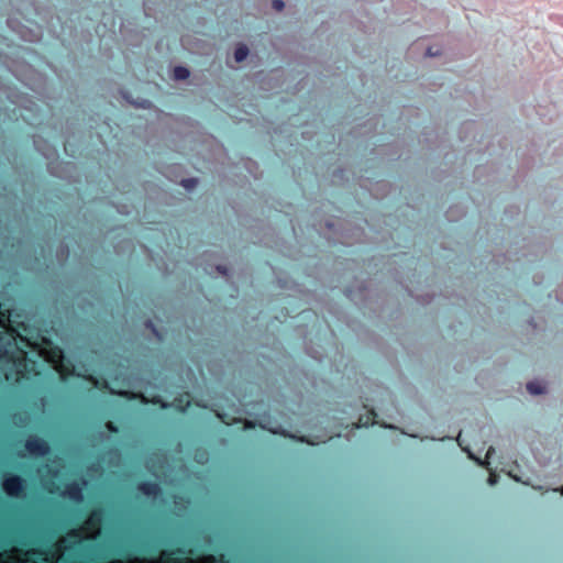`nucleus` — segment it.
Segmentation results:
<instances>
[{
    "mask_svg": "<svg viewBox=\"0 0 563 563\" xmlns=\"http://www.w3.org/2000/svg\"><path fill=\"white\" fill-rule=\"evenodd\" d=\"M3 333L0 331V362L9 366L7 379L16 384L30 382L40 375L37 362L29 357L27 352L21 347L8 350L2 345Z\"/></svg>",
    "mask_w": 563,
    "mask_h": 563,
    "instance_id": "nucleus-1",
    "label": "nucleus"
},
{
    "mask_svg": "<svg viewBox=\"0 0 563 563\" xmlns=\"http://www.w3.org/2000/svg\"><path fill=\"white\" fill-rule=\"evenodd\" d=\"M2 489L11 498H21L25 493V479L20 475L8 473L3 476Z\"/></svg>",
    "mask_w": 563,
    "mask_h": 563,
    "instance_id": "nucleus-2",
    "label": "nucleus"
},
{
    "mask_svg": "<svg viewBox=\"0 0 563 563\" xmlns=\"http://www.w3.org/2000/svg\"><path fill=\"white\" fill-rule=\"evenodd\" d=\"M25 450L34 456H45L49 453V445L43 438L32 434L24 442Z\"/></svg>",
    "mask_w": 563,
    "mask_h": 563,
    "instance_id": "nucleus-3",
    "label": "nucleus"
},
{
    "mask_svg": "<svg viewBox=\"0 0 563 563\" xmlns=\"http://www.w3.org/2000/svg\"><path fill=\"white\" fill-rule=\"evenodd\" d=\"M136 489L140 494L152 498H156L162 493L159 484L151 481L140 482L136 486Z\"/></svg>",
    "mask_w": 563,
    "mask_h": 563,
    "instance_id": "nucleus-4",
    "label": "nucleus"
},
{
    "mask_svg": "<svg viewBox=\"0 0 563 563\" xmlns=\"http://www.w3.org/2000/svg\"><path fill=\"white\" fill-rule=\"evenodd\" d=\"M64 496H67L70 500L75 503H80L84 498L82 496V486L77 482L68 483L65 486V490L63 493Z\"/></svg>",
    "mask_w": 563,
    "mask_h": 563,
    "instance_id": "nucleus-5",
    "label": "nucleus"
},
{
    "mask_svg": "<svg viewBox=\"0 0 563 563\" xmlns=\"http://www.w3.org/2000/svg\"><path fill=\"white\" fill-rule=\"evenodd\" d=\"M102 520V511L101 509H93L87 520L86 526L88 529L95 530L98 529Z\"/></svg>",
    "mask_w": 563,
    "mask_h": 563,
    "instance_id": "nucleus-6",
    "label": "nucleus"
},
{
    "mask_svg": "<svg viewBox=\"0 0 563 563\" xmlns=\"http://www.w3.org/2000/svg\"><path fill=\"white\" fill-rule=\"evenodd\" d=\"M174 78L177 80H185L189 77V70L184 66H176L173 70Z\"/></svg>",
    "mask_w": 563,
    "mask_h": 563,
    "instance_id": "nucleus-7",
    "label": "nucleus"
},
{
    "mask_svg": "<svg viewBox=\"0 0 563 563\" xmlns=\"http://www.w3.org/2000/svg\"><path fill=\"white\" fill-rule=\"evenodd\" d=\"M527 390L532 395H540L545 391V387L538 382H529L527 384Z\"/></svg>",
    "mask_w": 563,
    "mask_h": 563,
    "instance_id": "nucleus-8",
    "label": "nucleus"
},
{
    "mask_svg": "<svg viewBox=\"0 0 563 563\" xmlns=\"http://www.w3.org/2000/svg\"><path fill=\"white\" fill-rule=\"evenodd\" d=\"M249 55V48L245 45H240L234 51V58L238 63L243 62Z\"/></svg>",
    "mask_w": 563,
    "mask_h": 563,
    "instance_id": "nucleus-9",
    "label": "nucleus"
},
{
    "mask_svg": "<svg viewBox=\"0 0 563 563\" xmlns=\"http://www.w3.org/2000/svg\"><path fill=\"white\" fill-rule=\"evenodd\" d=\"M376 417H377L376 412H375L373 409H371V410L368 411V415H367V417H366V420H365V421H363V417H361V418H360V422H358V424H357L356 427L358 428V427H361V426H362V427H368V426H372V424H374V423H375V419H376Z\"/></svg>",
    "mask_w": 563,
    "mask_h": 563,
    "instance_id": "nucleus-10",
    "label": "nucleus"
},
{
    "mask_svg": "<svg viewBox=\"0 0 563 563\" xmlns=\"http://www.w3.org/2000/svg\"><path fill=\"white\" fill-rule=\"evenodd\" d=\"M180 552H181V551H180V549H175V550H172V551H164V552L162 553V559H163L164 561H166V562H167V561H170V560H172V556H173L174 554H176V553H180Z\"/></svg>",
    "mask_w": 563,
    "mask_h": 563,
    "instance_id": "nucleus-11",
    "label": "nucleus"
},
{
    "mask_svg": "<svg viewBox=\"0 0 563 563\" xmlns=\"http://www.w3.org/2000/svg\"><path fill=\"white\" fill-rule=\"evenodd\" d=\"M198 180L196 178H187L181 181V185L187 188L191 189L197 185Z\"/></svg>",
    "mask_w": 563,
    "mask_h": 563,
    "instance_id": "nucleus-12",
    "label": "nucleus"
},
{
    "mask_svg": "<svg viewBox=\"0 0 563 563\" xmlns=\"http://www.w3.org/2000/svg\"><path fill=\"white\" fill-rule=\"evenodd\" d=\"M106 429L112 433V434H117L119 432V428L115 423H113L112 421H108L106 423Z\"/></svg>",
    "mask_w": 563,
    "mask_h": 563,
    "instance_id": "nucleus-13",
    "label": "nucleus"
},
{
    "mask_svg": "<svg viewBox=\"0 0 563 563\" xmlns=\"http://www.w3.org/2000/svg\"><path fill=\"white\" fill-rule=\"evenodd\" d=\"M495 452L494 448L493 446H489L488 450H487V453H486V456H485V461H479V464L481 465H484V464H489V460L493 455V453Z\"/></svg>",
    "mask_w": 563,
    "mask_h": 563,
    "instance_id": "nucleus-14",
    "label": "nucleus"
},
{
    "mask_svg": "<svg viewBox=\"0 0 563 563\" xmlns=\"http://www.w3.org/2000/svg\"><path fill=\"white\" fill-rule=\"evenodd\" d=\"M272 5L276 11H282L285 7V3L282 0H273Z\"/></svg>",
    "mask_w": 563,
    "mask_h": 563,
    "instance_id": "nucleus-15",
    "label": "nucleus"
},
{
    "mask_svg": "<svg viewBox=\"0 0 563 563\" xmlns=\"http://www.w3.org/2000/svg\"><path fill=\"white\" fill-rule=\"evenodd\" d=\"M456 440H457L459 445L463 449V451H465V452H470L467 448H464V446H463V442H462V433H461V432L459 433V435H457ZM468 455H470V457H471V459H473V455H472L471 453H468Z\"/></svg>",
    "mask_w": 563,
    "mask_h": 563,
    "instance_id": "nucleus-16",
    "label": "nucleus"
},
{
    "mask_svg": "<svg viewBox=\"0 0 563 563\" xmlns=\"http://www.w3.org/2000/svg\"><path fill=\"white\" fill-rule=\"evenodd\" d=\"M497 481H498V476L495 473L490 472L489 476H488L489 485H495L497 483Z\"/></svg>",
    "mask_w": 563,
    "mask_h": 563,
    "instance_id": "nucleus-17",
    "label": "nucleus"
},
{
    "mask_svg": "<svg viewBox=\"0 0 563 563\" xmlns=\"http://www.w3.org/2000/svg\"><path fill=\"white\" fill-rule=\"evenodd\" d=\"M439 54H440L439 49L433 51V48H432V47H428V49H427V52H426V55H427V56H437V55H439Z\"/></svg>",
    "mask_w": 563,
    "mask_h": 563,
    "instance_id": "nucleus-18",
    "label": "nucleus"
},
{
    "mask_svg": "<svg viewBox=\"0 0 563 563\" xmlns=\"http://www.w3.org/2000/svg\"><path fill=\"white\" fill-rule=\"evenodd\" d=\"M53 355L58 357V358H62L63 357V351L58 347H56L54 351H53Z\"/></svg>",
    "mask_w": 563,
    "mask_h": 563,
    "instance_id": "nucleus-19",
    "label": "nucleus"
},
{
    "mask_svg": "<svg viewBox=\"0 0 563 563\" xmlns=\"http://www.w3.org/2000/svg\"><path fill=\"white\" fill-rule=\"evenodd\" d=\"M188 406H189V401H187L185 406L179 405L178 407H179V409H180L181 411H185V410H186V408H187Z\"/></svg>",
    "mask_w": 563,
    "mask_h": 563,
    "instance_id": "nucleus-20",
    "label": "nucleus"
},
{
    "mask_svg": "<svg viewBox=\"0 0 563 563\" xmlns=\"http://www.w3.org/2000/svg\"><path fill=\"white\" fill-rule=\"evenodd\" d=\"M300 441H301V442H307V443H309V444H313L312 442H310V441L306 440L305 438H301V439H300Z\"/></svg>",
    "mask_w": 563,
    "mask_h": 563,
    "instance_id": "nucleus-21",
    "label": "nucleus"
},
{
    "mask_svg": "<svg viewBox=\"0 0 563 563\" xmlns=\"http://www.w3.org/2000/svg\"><path fill=\"white\" fill-rule=\"evenodd\" d=\"M161 406H162V408H167V407H168V404H166V402H161Z\"/></svg>",
    "mask_w": 563,
    "mask_h": 563,
    "instance_id": "nucleus-22",
    "label": "nucleus"
},
{
    "mask_svg": "<svg viewBox=\"0 0 563 563\" xmlns=\"http://www.w3.org/2000/svg\"><path fill=\"white\" fill-rule=\"evenodd\" d=\"M158 402H161V400L158 398L153 399V404H158Z\"/></svg>",
    "mask_w": 563,
    "mask_h": 563,
    "instance_id": "nucleus-23",
    "label": "nucleus"
}]
</instances>
